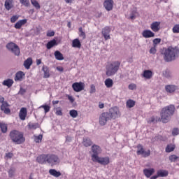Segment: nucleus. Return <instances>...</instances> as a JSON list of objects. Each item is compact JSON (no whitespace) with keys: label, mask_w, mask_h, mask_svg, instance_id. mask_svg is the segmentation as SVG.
Instances as JSON below:
<instances>
[{"label":"nucleus","mask_w":179,"mask_h":179,"mask_svg":"<svg viewBox=\"0 0 179 179\" xmlns=\"http://www.w3.org/2000/svg\"><path fill=\"white\" fill-rule=\"evenodd\" d=\"M55 58L57 59V61H64V55L61 53L59 50H56L54 53Z\"/></svg>","instance_id":"26"},{"label":"nucleus","mask_w":179,"mask_h":179,"mask_svg":"<svg viewBox=\"0 0 179 179\" xmlns=\"http://www.w3.org/2000/svg\"><path fill=\"white\" fill-rule=\"evenodd\" d=\"M23 76H24V73H23V71H19L15 75V80H22V79H23Z\"/></svg>","instance_id":"35"},{"label":"nucleus","mask_w":179,"mask_h":179,"mask_svg":"<svg viewBox=\"0 0 179 179\" xmlns=\"http://www.w3.org/2000/svg\"><path fill=\"white\" fill-rule=\"evenodd\" d=\"M120 66H121V62L119 61L113 62L106 65V76H114L117 72L120 70Z\"/></svg>","instance_id":"3"},{"label":"nucleus","mask_w":179,"mask_h":179,"mask_svg":"<svg viewBox=\"0 0 179 179\" xmlns=\"http://www.w3.org/2000/svg\"><path fill=\"white\" fill-rule=\"evenodd\" d=\"M55 35V32L54 31H48L47 33L48 37H54Z\"/></svg>","instance_id":"60"},{"label":"nucleus","mask_w":179,"mask_h":179,"mask_svg":"<svg viewBox=\"0 0 179 179\" xmlns=\"http://www.w3.org/2000/svg\"><path fill=\"white\" fill-rule=\"evenodd\" d=\"M150 29L155 33H157V31H159V30H160V22H157V21L153 22L150 24Z\"/></svg>","instance_id":"17"},{"label":"nucleus","mask_w":179,"mask_h":179,"mask_svg":"<svg viewBox=\"0 0 179 179\" xmlns=\"http://www.w3.org/2000/svg\"><path fill=\"white\" fill-rule=\"evenodd\" d=\"M143 156V157H149V156H150V150H148L147 151L144 150Z\"/></svg>","instance_id":"56"},{"label":"nucleus","mask_w":179,"mask_h":179,"mask_svg":"<svg viewBox=\"0 0 179 179\" xmlns=\"http://www.w3.org/2000/svg\"><path fill=\"white\" fill-rule=\"evenodd\" d=\"M105 86L108 88L110 89L113 87L114 85V82L113 81V79L111 78H107L104 81Z\"/></svg>","instance_id":"28"},{"label":"nucleus","mask_w":179,"mask_h":179,"mask_svg":"<svg viewBox=\"0 0 179 179\" xmlns=\"http://www.w3.org/2000/svg\"><path fill=\"white\" fill-rule=\"evenodd\" d=\"M108 121H111V118L110 115H108V112H103L99 115V122L101 127H104V125H106Z\"/></svg>","instance_id":"7"},{"label":"nucleus","mask_w":179,"mask_h":179,"mask_svg":"<svg viewBox=\"0 0 179 179\" xmlns=\"http://www.w3.org/2000/svg\"><path fill=\"white\" fill-rule=\"evenodd\" d=\"M152 43H153V46L154 47H157V44H160V43H162V39L159 38H157L153 40Z\"/></svg>","instance_id":"47"},{"label":"nucleus","mask_w":179,"mask_h":179,"mask_svg":"<svg viewBox=\"0 0 179 179\" xmlns=\"http://www.w3.org/2000/svg\"><path fill=\"white\" fill-rule=\"evenodd\" d=\"M66 142H72V138L71 136H66Z\"/></svg>","instance_id":"64"},{"label":"nucleus","mask_w":179,"mask_h":179,"mask_svg":"<svg viewBox=\"0 0 179 179\" xmlns=\"http://www.w3.org/2000/svg\"><path fill=\"white\" fill-rule=\"evenodd\" d=\"M10 138L13 142L17 143V145H21L24 142L25 139L23 136V133L17 131V130H13L10 132Z\"/></svg>","instance_id":"4"},{"label":"nucleus","mask_w":179,"mask_h":179,"mask_svg":"<svg viewBox=\"0 0 179 179\" xmlns=\"http://www.w3.org/2000/svg\"><path fill=\"white\" fill-rule=\"evenodd\" d=\"M33 65V59L31 57L27 58L24 62V66L25 69H30V66Z\"/></svg>","instance_id":"21"},{"label":"nucleus","mask_w":179,"mask_h":179,"mask_svg":"<svg viewBox=\"0 0 179 179\" xmlns=\"http://www.w3.org/2000/svg\"><path fill=\"white\" fill-rule=\"evenodd\" d=\"M154 173L155 169H145L143 170V174L147 177V178H150V177L153 176Z\"/></svg>","instance_id":"20"},{"label":"nucleus","mask_w":179,"mask_h":179,"mask_svg":"<svg viewBox=\"0 0 179 179\" xmlns=\"http://www.w3.org/2000/svg\"><path fill=\"white\" fill-rule=\"evenodd\" d=\"M176 106L169 105L164 107L160 112V119L163 124H167L171 120L172 115H174Z\"/></svg>","instance_id":"2"},{"label":"nucleus","mask_w":179,"mask_h":179,"mask_svg":"<svg viewBox=\"0 0 179 179\" xmlns=\"http://www.w3.org/2000/svg\"><path fill=\"white\" fill-rule=\"evenodd\" d=\"M169 159L170 162H171V163H173L174 162H176V160H177V159H178V157H177L176 155H172L169 156Z\"/></svg>","instance_id":"50"},{"label":"nucleus","mask_w":179,"mask_h":179,"mask_svg":"<svg viewBox=\"0 0 179 179\" xmlns=\"http://www.w3.org/2000/svg\"><path fill=\"white\" fill-rule=\"evenodd\" d=\"M110 31H111V28H110V27H105L103 29H102L101 33L105 40H110V38H111L110 37Z\"/></svg>","instance_id":"15"},{"label":"nucleus","mask_w":179,"mask_h":179,"mask_svg":"<svg viewBox=\"0 0 179 179\" xmlns=\"http://www.w3.org/2000/svg\"><path fill=\"white\" fill-rule=\"evenodd\" d=\"M26 23H27V19L20 20L16 22L14 27H15L16 29H20L22 26H23V24H26Z\"/></svg>","instance_id":"24"},{"label":"nucleus","mask_w":179,"mask_h":179,"mask_svg":"<svg viewBox=\"0 0 179 179\" xmlns=\"http://www.w3.org/2000/svg\"><path fill=\"white\" fill-rule=\"evenodd\" d=\"M128 88L129 90H136V84H129Z\"/></svg>","instance_id":"53"},{"label":"nucleus","mask_w":179,"mask_h":179,"mask_svg":"<svg viewBox=\"0 0 179 179\" xmlns=\"http://www.w3.org/2000/svg\"><path fill=\"white\" fill-rule=\"evenodd\" d=\"M12 85H13V80L12 79L8 78L3 82V85L7 86V87H12Z\"/></svg>","instance_id":"34"},{"label":"nucleus","mask_w":179,"mask_h":179,"mask_svg":"<svg viewBox=\"0 0 179 179\" xmlns=\"http://www.w3.org/2000/svg\"><path fill=\"white\" fill-rule=\"evenodd\" d=\"M40 108H43L45 110V114L50 111V108H51L48 105H42L40 106Z\"/></svg>","instance_id":"49"},{"label":"nucleus","mask_w":179,"mask_h":179,"mask_svg":"<svg viewBox=\"0 0 179 179\" xmlns=\"http://www.w3.org/2000/svg\"><path fill=\"white\" fill-rule=\"evenodd\" d=\"M9 177H15V174L16 173V169L15 167H11L8 171Z\"/></svg>","instance_id":"40"},{"label":"nucleus","mask_w":179,"mask_h":179,"mask_svg":"<svg viewBox=\"0 0 179 179\" xmlns=\"http://www.w3.org/2000/svg\"><path fill=\"white\" fill-rule=\"evenodd\" d=\"M72 47L73 48H80L82 47V43H80V41H79V39L78 38L73 40Z\"/></svg>","instance_id":"27"},{"label":"nucleus","mask_w":179,"mask_h":179,"mask_svg":"<svg viewBox=\"0 0 179 179\" xmlns=\"http://www.w3.org/2000/svg\"><path fill=\"white\" fill-rule=\"evenodd\" d=\"M54 45H57V41L55 39L50 41L47 43L46 47H47L48 50H51V48H52V47H54Z\"/></svg>","instance_id":"33"},{"label":"nucleus","mask_w":179,"mask_h":179,"mask_svg":"<svg viewBox=\"0 0 179 179\" xmlns=\"http://www.w3.org/2000/svg\"><path fill=\"white\" fill-rule=\"evenodd\" d=\"M55 114L56 115H62V109L61 108H56Z\"/></svg>","instance_id":"58"},{"label":"nucleus","mask_w":179,"mask_h":179,"mask_svg":"<svg viewBox=\"0 0 179 179\" xmlns=\"http://www.w3.org/2000/svg\"><path fill=\"white\" fill-rule=\"evenodd\" d=\"M103 7L108 12L110 10H113V8H114V1L113 0H105L103 2Z\"/></svg>","instance_id":"12"},{"label":"nucleus","mask_w":179,"mask_h":179,"mask_svg":"<svg viewBox=\"0 0 179 179\" xmlns=\"http://www.w3.org/2000/svg\"><path fill=\"white\" fill-rule=\"evenodd\" d=\"M20 2L22 5L26 6L27 8H29V6H30V1L29 0H20Z\"/></svg>","instance_id":"44"},{"label":"nucleus","mask_w":179,"mask_h":179,"mask_svg":"<svg viewBox=\"0 0 179 179\" xmlns=\"http://www.w3.org/2000/svg\"><path fill=\"white\" fill-rule=\"evenodd\" d=\"M1 110L3 111L4 114H10V109H9V103L8 102H3L1 106Z\"/></svg>","instance_id":"18"},{"label":"nucleus","mask_w":179,"mask_h":179,"mask_svg":"<svg viewBox=\"0 0 179 179\" xmlns=\"http://www.w3.org/2000/svg\"><path fill=\"white\" fill-rule=\"evenodd\" d=\"M135 106V101L129 99L127 101V107L132 108Z\"/></svg>","instance_id":"41"},{"label":"nucleus","mask_w":179,"mask_h":179,"mask_svg":"<svg viewBox=\"0 0 179 179\" xmlns=\"http://www.w3.org/2000/svg\"><path fill=\"white\" fill-rule=\"evenodd\" d=\"M72 88L74 90V92L79 93V92H82V90H85V83L82 82L74 83L72 85Z\"/></svg>","instance_id":"11"},{"label":"nucleus","mask_w":179,"mask_h":179,"mask_svg":"<svg viewBox=\"0 0 179 179\" xmlns=\"http://www.w3.org/2000/svg\"><path fill=\"white\" fill-rule=\"evenodd\" d=\"M0 128L3 134H6V132H8V125H6V124L0 122Z\"/></svg>","instance_id":"38"},{"label":"nucleus","mask_w":179,"mask_h":179,"mask_svg":"<svg viewBox=\"0 0 179 179\" xmlns=\"http://www.w3.org/2000/svg\"><path fill=\"white\" fill-rule=\"evenodd\" d=\"M174 149H176V145L169 144V145H166V148L165 149V152H166V153H170L171 152H174Z\"/></svg>","instance_id":"31"},{"label":"nucleus","mask_w":179,"mask_h":179,"mask_svg":"<svg viewBox=\"0 0 179 179\" xmlns=\"http://www.w3.org/2000/svg\"><path fill=\"white\" fill-rule=\"evenodd\" d=\"M165 90L166 93L173 94L176 90H178V86L176 85H167L165 86Z\"/></svg>","instance_id":"13"},{"label":"nucleus","mask_w":179,"mask_h":179,"mask_svg":"<svg viewBox=\"0 0 179 179\" xmlns=\"http://www.w3.org/2000/svg\"><path fill=\"white\" fill-rule=\"evenodd\" d=\"M145 153V149H143V146L141 144L137 145V155H143Z\"/></svg>","instance_id":"37"},{"label":"nucleus","mask_w":179,"mask_h":179,"mask_svg":"<svg viewBox=\"0 0 179 179\" xmlns=\"http://www.w3.org/2000/svg\"><path fill=\"white\" fill-rule=\"evenodd\" d=\"M169 176V171L166 170H159L157 171V177H167Z\"/></svg>","instance_id":"30"},{"label":"nucleus","mask_w":179,"mask_h":179,"mask_svg":"<svg viewBox=\"0 0 179 179\" xmlns=\"http://www.w3.org/2000/svg\"><path fill=\"white\" fill-rule=\"evenodd\" d=\"M48 155L43 154L37 157L36 160L41 164H45L48 163Z\"/></svg>","instance_id":"14"},{"label":"nucleus","mask_w":179,"mask_h":179,"mask_svg":"<svg viewBox=\"0 0 179 179\" xmlns=\"http://www.w3.org/2000/svg\"><path fill=\"white\" fill-rule=\"evenodd\" d=\"M6 48L10 51V52H12V54H14L16 57H19L20 55V48L16 43L13 42L8 43L6 45Z\"/></svg>","instance_id":"6"},{"label":"nucleus","mask_w":179,"mask_h":179,"mask_svg":"<svg viewBox=\"0 0 179 179\" xmlns=\"http://www.w3.org/2000/svg\"><path fill=\"white\" fill-rule=\"evenodd\" d=\"M18 93H19V94H24L26 93V90H24L23 88H20Z\"/></svg>","instance_id":"62"},{"label":"nucleus","mask_w":179,"mask_h":179,"mask_svg":"<svg viewBox=\"0 0 179 179\" xmlns=\"http://www.w3.org/2000/svg\"><path fill=\"white\" fill-rule=\"evenodd\" d=\"M69 115L72 117V118H76V117H78V110H71L69 112Z\"/></svg>","instance_id":"45"},{"label":"nucleus","mask_w":179,"mask_h":179,"mask_svg":"<svg viewBox=\"0 0 179 179\" xmlns=\"http://www.w3.org/2000/svg\"><path fill=\"white\" fill-rule=\"evenodd\" d=\"M143 76L145 79H151L153 76V73L150 70H145L143 71Z\"/></svg>","instance_id":"25"},{"label":"nucleus","mask_w":179,"mask_h":179,"mask_svg":"<svg viewBox=\"0 0 179 179\" xmlns=\"http://www.w3.org/2000/svg\"><path fill=\"white\" fill-rule=\"evenodd\" d=\"M28 127L29 129H37L38 128L39 125L38 123H29L28 124Z\"/></svg>","instance_id":"43"},{"label":"nucleus","mask_w":179,"mask_h":179,"mask_svg":"<svg viewBox=\"0 0 179 179\" xmlns=\"http://www.w3.org/2000/svg\"><path fill=\"white\" fill-rule=\"evenodd\" d=\"M49 174H50V176H52L53 177H61V172L57 171L55 169H50L49 170Z\"/></svg>","instance_id":"29"},{"label":"nucleus","mask_w":179,"mask_h":179,"mask_svg":"<svg viewBox=\"0 0 179 179\" xmlns=\"http://www.w3.org/2000/svg\"><path fill=\"white\" fill-rule=\"evenodd\" d=\"M164 75L166 79L173 78V73L170 71H166Z\"/></svg>","instance_id":"46"},{"label":"nucleus","mask_w":179,"mask_h":179,"mask_svg":"<svg viewBox=\"0 0 179 179\" xmlns=\"http://www.w3.org/2000/svg\"><path fill=\"white\" fill-rule=\"evenodd\" d=\"M17 19H19V15H13L10 18L11 23H15V22H16V20H17Z\"/></svg>","instance_id":"57"},{"label":"nucleus","mask_w":179,"mask_h":179,"mask_svg":"<svg viewBox=\"0 0 179 179\" xmlns=\"http://www.w3.org/2000/svg\"><path fill=\"white\" fill-rule=\"evenodd\" d=\"M136 18V11H133L129 16V19L134 20Z\"/></svg>","instance_id":"55"},{"label":"nucleus","mask_w":179,"mask_h":179,"mask_svg":"<svg viewBox=\"0 0 179 179\" xmlns=\"http://www.w3.org/2000/svg\"><path fill=\"white\" fill-rule=\"evenodd\" d=\"M19 117L22 121H24V120H26V117H27V109L26 108H22L20 109Z\"/></svg>","instance_id":"19"},{"label":"nucleus","mask_w":179,"mask_h":179,"mask_svg":"<svg viewBox=\"0 0 179 179\" xmlns=\"http://www.w3.org/2000/svg\"><path fill=\"white\" fill-rule=\"evenodd\" d=\"M13 157V153L8 152L6 154V159H12Z\"/></svg>","instance_id":"61"},{"label":"nucleus","mask_w":179,"mask_h":179,"mask_svg":"<svg viewBox=\"0 0 179 179\" xmlns=\"http://www.w3.org/2000/svg\"><path fill=\"white\" fill-rule=\"evenodd\" d=\"M43 140V135L40 134L37 136H35L34 141L36 143H40L41 141Z\"/></svg>","instance_id":"48"},{"label":"nucleus","mask_w":179,"mask_h":179,"mask_svg":"<svg viewBox=\"0 0 179 179\" xmlns=\"http://www.w3.org/2000/svg\"><path fill=\"white\" fill-rule=\"evenodd\" d=\"M60 160L58 156L55 155H48V164L50 166H57L59 164Z\"/></svg>","instance_id":"8"},{"label":"nucleus","mask_w":179,"mask_h":179,"mask_svg":"<svg viewBox=\"0 0 179 179\" xmlns=\"http://www.w3.org/2000/svg\"><path fill=\"white\" fill-rule=\"evenodd\" d=\"M108 114L110 117V120H115L120 117V110L117 106L110 108L108 112Z\"/></svg>","instance_id":"9"},{"label":"nucleus","mask_w":179,"mask_h":179,"mask_svg":"<svg viewBox=\"0 0 179 179\" xmlns=\"http://www.w3.org/2000/svg\"><path fill=\"white\" fill-rule=\"evenodd\" d=\"M90 94H93V93H96V86H94V85H90Z\"/></svg>","instance_id":"54"},{"label":"nucleus","mask_w":179,"mask_h":179,"mask_svg":"<svg viewBox=\"0 0 179 179\" xmlns=\"http://www.w3.org/2000/svg\"><path fill=\"white\" fill-rule=\"evenodd\" d=\"M92 162L94 163H99V164H101V166H108V164H110V157L99 156Z\"/></svg>","instance_id":"10"},{"label":"nucleus","mask_w":179,"mask_h":179,"mask_svg":"<svg viewBox=\"0 0 179 179\" xmlns=\"http://www.w3.org/2000/svg\"><path fill=\"white\" fill-rule=\"evenodd\" d=\"M79 31V36L83 38V40H85V38H86V34L85 33V31H83V29L82 27H80L78 29Z\"/></svg>","instance_id":"42"},{"label":"nucleus","mask_w":179,"mask_h":179,"mask_svg":"<svg viewBox=\"0 0 179 179\" xmlns=\"http://www.w3.org/2000/svg\"><path fill=\"white\" fill-rule=\"evenodd\" d=\"M142 36L144 38H152V37H155V34L151 30L145 29L143 31Z\"/></svg>","instance_id":"16"},{"label":"nucleus","mask_w":179,"mask_h":179,"mask_svg":"<svg viewBox=\"0 0 179 179\" xmlns=\"http://www.w3.org/2000/svg\"><path fill=\"white\" fill-rule=\"evenodd\" d=\"M92 140L89 138H85L83 139V145L85 146V148H89V146H92Z\"/></svg>","instance_id":"32"},{"label":"nucleus","mask_w":179,"mask_h":179,"mask_svg":"<svg viewBox=\"0 0 179 179\" xmlns=\"http://www.w3.org/2000/svg\"><path fill=\"white\" fill-rule=\"evenodd\" d=\"M31 3L37 10L41 8V6L37 0H31Z\"/></svg>","instance_id":"39"},{"label":"nucleus","mask_w":179,"mask_h":179,"mask_svg":"<svg viewBox=\"0 0 179 179\" xmlns=\"http://www.w3.org/2000/svg\"><path fill=\"white\" fill-rule=\"evenodd\" d=\"M56 69L59 71V72H64V68L62 66H57Z\"/></svg>","instance_id":"63"},{"label":"nucleus","mask_w":179,"mask_h":179,"mask_svg":"<svg viewBox=\"0 0 179 179\" xmlns=\"http://www.w3.org/2000/svg\"><path fill=\"white\" fill-rule=\"evenodd\" d=\"M172 135H173V136L179 135V129H177V128L173 129V131H172Z\"/></svg>","instance_id":"59"},{"label":"nucleus","mask_w":179,"mask_h":179,"mask_svg":"<svg viewBox=\"0 0 179 179\" xmlns=\"http://www.w3.org/2000/svg\"><path fill=\"white\" fill-rule=\"evenodd\" d=\"M173 33H179V24H176L172 29Z\"/></svg>","instance_id":"51"},{"label":"nucleus","mask_w":179,"mask_h":179,"mask_svg":"<svg viewBox=\"0 0 179 179\" xmlns=\"http://www.w3.org/2000/svg\"><path fill=\"white\" fill-rule=\"evenodd\" d=\"M159 121H162V119H160V117L157 116H153L149 119L148 122H150V124H151V122H153L155 124L156 122H159Z\"/></svg>","instance_id":"36"},{"label":"nucleus","mask_w":179,"mask_h":179,"mask_svg":"<svg viewBox=\"0 0 179 179\" xmlns=\"http://www.w3.org/2000/svg\"><path fill=\"white\" fill-rule=\"evenodd\" d=\"M156 48V46H152L150 50V54H152L153 55H155V54L157 52V50Z\"/></svg>","instance_id":"52"},{"label":"nucleus","mask_w":179,"mask_h":179,"mask_svg":"<svg viewBox=\"0 0 179 179\" xmlns=\"http://www.w3.org/2000/svg\"><path fill=\"white\" fill-rule=\"evenodd\" d=\"M4 6L6 10H10L13 8V0H6Z\"/></svg>","instance_id":"22"},{"label":"nucleus","mask_w":179,"mask_h":179,"mask_svg":"<svg viewBox=\"0 0 179 179\" xmlns=\"http://www.w3.org/2000/svg\"><path fill=\"white\" fill-rule=\"evenodd\" d=\"M42 71H43V73H44L43 78L45 79L50 78V69L48 68V66H43L42 67Z\"/></svg>","instance_id":"23"},{"label":"nucleus","mask_w":179,"mask_h":179,"mask_svg":"<svg viewBox=\"0 0 179 179\" xmlns=\"http://www.w3.org/2000/svg\"><path fill=\"white\" fill-rule=\"evenodd\" d=\"M162 54L163 55L165 62H171L176 61L179 57V48L177 47L169 46L167 48H164Z\"/></svg>","instance_id":"1"},{"label":"nucleus","mask_w":179,"mask_h":179,"mask_svg":"<svg viewBox=\"0 0 179 179\" xmlns=\"http://www.w3.org/2000/svg\"><path fill=\"white\" fill-rule=\"evenodd\" d=\"M101 152H103V150L100 146L97 145H92L90 152L92 162L96 160L99 157V155H101Z\"/></svg>","instance_id":"5"}]
</instances>
